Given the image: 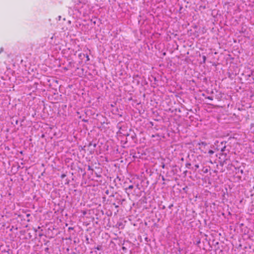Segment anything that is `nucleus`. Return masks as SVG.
<instances>
[{"label": "nucleus", "mask_w": 254, "mask_h": 254, "mask_svg": "<svg viewBox=\"0 0 254 254\" xmlns=\"http://www.w3.org/2000/svg\"><path fill=\"white\" fill-rule=\"evenodd\" d=\"M133 185H130L128 187V188H126L125 190H126V192H127V190H132L133 188Z\"/></svg>", "instance_id": "6"}, {"label": "nucleus", "mask_w": 254, "mask_h": 254, "mask_svg": "<svg viewBox=\"0 0 254 254\" xmlns=\"http://www.w3.org/2000/svg\"><path fill=\"white\" fill-rule=\"evenodd\" d=\"M202 59H203V63H205V61H206V58L205 56H202Z\"/></svg>", "instance_id": "13"}, {"label": "nucleus", "mask_w": 254, "mask_h": 254, "mask_svg": "<svg viewBox=\"0 0 254 254\" xmlns=\"http://www.w3.org/2000/svg\"><path fill=\"white\" fill-rule=\"evenodd\" d=\"M73 227H69L68 228V230H73Z\"/></svg>", "instance_id": "23"}, {"label": "nucleus", "mask_w": 254, "mask_h": 254, "mask_svg": "<svg viewBox=\"0 0 254 254\" xmlns=\"http://www.w3.org/2000/svg\"><path fill=\"white\" fill-rule=\"evenodd\" d=\"M191 166V164L190 163H187L186 164V167L187 168H190V167Z\"/></svg>", "instance_id": "10"}, {"label": "nucleus", "mask_w": 254, "mask_h": 254, "mask_svg": "<svg viewBox=\"0 0 254 254\" xmlns=\"http://www.w3.org/2000/svg\"><path fill=\"white\" fill-rule=\"evenodd\" d=\"M86 58L87 59V61H89L90 59H89V56L88 55H86Z\"/></svg>", "instance_id": "16"}, {"label": "nucleus", "mask_w": 254, "mask_h": 254, "mask_svg": "<svg viewBox=\"0 0 254 254\" xmlns=\"http://www.w3.org/2000/svg\"><path fill=\"white\" fill-rule=\"evenodd\" d=\"M122 249H123V250H127V249H126L125 247H122Z\"/></svg>", "instance_id": "24"}, {"label": "nucleus", "mask_w": 254, "mask_h": 254, "mask_svg": "<svg viewBox=\"0 0 254 254\" xmlns=\"http://www.w3.org/2000/svg\"><path fill=\"white\" fill-rule=\"evenodd\" d=\"M195 167L196 168H199V165H198V164H196V165H195Z\"/></svg>", "instance_id": "20"}, {"label": "nucleus", "mask_w": 254, "mask_h": 254, "mask_svg": "<svg viewBox=\"0 0 254 254\" xmlns=\"http://www.w3.org/2000/svg\"><path fill=\"white\" fill-rule=\"evenodd\" d=\"M203 172H204V173H207V172H208V169H206L205 170H204V171H203Z\"/></svg>", "instance_id": "19"}, {"label": "nucleus", "mask_w": 254, "mask_h": 254, "mask_svg": "<svg viewBox=\"0 0 254 254\" xmlns=\"http://www.w3.org/2000/svg\"><path fill=\"white\" fill-rule=\"evenodd\" d=\"M26 217L27 218V221L28 222H29L30 221V219L29 218L31 216V214L29 213H27L26 212H25Z\"/></svg>", "instance_id": "7"}, {"label": "nucleus", "mask_w": 254, "mask_h": 254, "mask_svg": "<svg viewBox=\"0 0 254 254\" xmlns=\"http://www.w3.org/2000/svg\"><path fill=\"white\" fill-rule=\"evenodd\" d=\"M65 177V174H62V176H61V177L62 178H64Z\"/></svg>", "instance_id": "18"}, {"label": "nucleus", "mask_w": 254, "mask_h": 254, "mask_svg": "<svg viewBox=\"0 0 254 254\" xmlns=\"http://www.w3.org/2000/svg\"><path fill=\"white\" fill-rule=\"evenodd\" d=\"M206 98L210 100H213V97L212 96H207V97H206Z\"/></svg>", "instance_id": "12"}, {"label": "nucleus", "mask_w": 254, "mask_h": 254, "mask_svg": "<svg viewBox=\"0 0 254 254\" xmlns=\"http://www.w3.org/2000/svg\"><path fill=\"white\" fill-rule=\"evenodd\" d=\"M127 139L133 143H136L137 141L135 133L132 130H129V132L127 135Z\"/></svg>", "instance_id": "2"}, {"label": "nucleus", "mask_w": 254, "mask_h": 254, "mask_svg": "<svg viewBox=\"0 0 254 254\" xmlns=\"http://www.w3.org/2000/svg\"><path fill=\"white\" fill-rule=\"evenodd\" d=\"M3 48H1L0 49V54L1 52H3Z\"/></svg>", "instance_id": "17"}, {"label": "nucleus", "mask_w": 254, "mask_h": 254, "mask_svg": "<svg viewBox=\"0 0 254 254\" xmlns=\"http://www.w3.org/2000/svg\"><path fill=\"white\" fill-rule=\"evenodd\" d=\"M90 166H88V170H90Z\"/></svg>", "instance_id": "27"}, {"label": "nucleus", "mask_w": 254, "mask_h": 254, "mask_svg": "<svg viewBox=\"0 0 254 254\" xmlns=\"http://www.w3.org/2000/svg\"><path fill=\"white\" fill-rule=\"evenodd\" d=\"M130 192L129 191L128 192H127V194H129V193H130Z\"/></svg>", "instance_id": "28"}, {"label": "nucleus", "mask_w": 254, "mask_h": 254, "mask_svg": "<svg viewBox=\"0 0 254 254\" xmlns=\"http://www.w3.org/2000/svg\"><path fill=\"white\" fill-rule=\"evenodd\" d=\"M225 148H226V146H224L223 148H221V152H224L225 151Z\"/></svg>", "instance_id": "14"}, {"label": "nucleus", "mask_w": 254, "mask_h": 254, "mask_svg": "<svg viewBox=\"0 0 254 254\" xmlns=\"http://www.w3.org/2000/svg\"><path fill=\"white\" fill-rule=\"evenodd\" d=\"M11 120V124L14 126L18 124V120L16 119V118L13 117Z\"/></svg>", "instance_id": "4"}, {"label": "nucleus", "mask_w": 254, "mask_h": 254, "mask_svg": "<svg viewBox=\"0 0 254 254\" xmlns=\"http://www.w3.org/2000/svg\"><path fill=\"white\" fill-rule=\"evenodd\" d=\"M161 178H162V180L163 181H165V178H164V177L163 176H162Z\"/></svg>", "instance_id": "21"}, {"label": "nucleus", "mask_w": 254, "mask_h": 254, "mask_svg": "<svg viewBox=\"0 0 254 254\" xmlns=\"http://www.w3.org/2000/svg\"><path fill=\"white\" fill-rule=\"evenodd\" d=\"M197 145L199 146V148L201 149L202 151H203V149L205 148V146L208 145L206 142L203 141L198 143Z\"/></svg>", "instance_id": "3"}, {"label": "nucleus", "mask_w": 254, "mask_h": 254, "mask_svg": "<svg viewBox=\"0 0 254 254\" xmlns=\"http://www.w3.org/2000/svg\"><path fill=\"white\" fill-rule=\"evenodd\" d=\"M93 146L94 148H95L97 146V144L96 143H93L92 142H90L89 145H88V146L90 147L91 146Z\"/></svg>", "instance_id": "8"}, {"label": "nucleus", "mask_w": 254, "mask_h": 254, "mask_svg": "<svg viewBox=\"0 0 254 254\" xmlns=\"http://www.w3.org/2000/svg\"><path fill=\"white\" fill-rule=\"evenodd\" d=\"M101 248H102V247L101 246H100V245H98L97 246V247L95 248V249L97 250H101Z\"/></svg>", "instance_id": "11"}, {"label": "nucleus", "mask_w": 254, "mask_h": 254, "mask_svg": "<svg viewBox=\"0 0 254 254\" xmlns=\"http://www.w3.org/2000/svg\"><path fill=\"white\" fill-rule=\"evenodd\" d=\"M163 209H165V206H163V207H162Z\"/></svg>", "instance_id": "26"}, {"label": "nucleus", "mask_w": 254, "mask_h": 254, "mask_svg": "<svg viewBox=\"0 0 254 254\" xmlns=\"http://www.w3.org/2000/svg\"><path fill=\"white\" fill-rule=\"evenodd\" d=\"M214 153V152L212 150H209L208 151V153L210 155H212Z\"/></svg>", "instance_id": "9"}, {"label": "nucleus", "mask_w": 254, "mask_h": 254, "mask_svg": "<svg viewBox=\"0 0 254 254\" xmlns=\"http://www.w3.org/2000/svg\"><path fill=\"white\" fill-rule=\"evenodd\" d=\"M48 250H49V248H47L45 249V251H48Z\"/></svg>", "instance_id": "25"}, {"label": "nucleus", "mask_w": 254, "mask_h": 254, "mask_svg": "<svg viewBox=\"0 0 254 254\" xmlns=\"http://www.w3.org/2000/svg\"><path fill=\"white\" fill-rule=\"evenodd\" d=\"M173 206V204H170V205L168 206V208H169V209H171V208H172V207Z\"/></svg>", "instance_id": "15"}, {"label": "nucleus", "mask_w": 254, "mask_h": 254, "mask_svg": "<svg viewBox=\"0 0 254 254\" xmlns=\"http://www.w3.org/2000/svg\"><path fill=\"white\" fill-rule=\"evenodd\" d=\"M236 170H238V172H240L241 174H244V170L243 169L240 170V167L235 168Z\"/></svg>", "instance_id": "5"}, {"label": "nucleus", "mask_w": 254, "mask_h": 254, "mask_svg": "<svg viewBox=\"0 0 254 254\" xmlns=\"http://www.w3.org/2000/svg\"><path fill=\"white\" fill-rule=\"evenodd\" d=\"M73 1L74 3V5L73 6V9L78 11L80 13L83 12L82 9L83 6L85 5V4L82 3L80 0H73Z\"/></svg>", "instance_id": "1"}, {"label": "nucleus", "mask_w": 254, "mask_h": 254, "mask_svg": "<svg viewBox=\"0 0 254 254\" xmlns=\"http://www.w3.org/2000/svg\"><path fill=\"white\" fill-rule=\"evenodd\" d=\"M165 165L164 164H163L162 165V167L163 168H165Z\"/></svg>", "instance_id": "22"}]
</instances>
